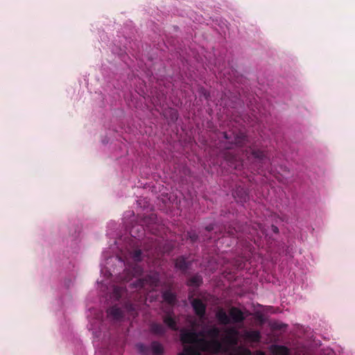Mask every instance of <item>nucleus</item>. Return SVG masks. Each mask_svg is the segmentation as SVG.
I'll use <instances>...</instances> for the list:
<instances>
[{"label":"nucleus","instance_id":"a211bd4d","mask_svg":"<svg viewBox=\"0 0 355 355\" xmlns=\"http://www.w3.org/2000/svg\"><path fill=\"white\" fill-rule=\"evenodd\" d=\"M273 231L277 232V227H273Z\"/></svg>","mask_w":355,"mask_h":355},{"label":"nucleus","instance_id":"f3484780","mask_svg":"<svg viewBox=\"0 0 355 355\" xmlns=\"http://www.w3.org/2000/svg\"><path fill=\"white\" fill-rule=\"evenodd\" d=\"M138 348L141 351L142 350V347H143V345H137Z\"/></svg>","mask_w":355,"mask_h":355},{"label":"nucleus","instance_id":"f8f14e48","mask_svg":"<svg viewBox=\"0 0 355 355\" xmlns=\"http://www.w3.org/2000/svg\"><path fill=\"white\" fill-rule=\"evenodd\" d=\"M152 330L156 334H162L164 332V328L160 324H154L152 327Z\"/></svg>","mask_w":355,"mask_h":355},{"label":"nucleus","instance_id":"6ab92c4d","mask_svg":"<svg viewBox=\"0 0 355 355\" xmlns=\"http://www.w3.org/2000/svg\"><path fill=\"white\" fill-rule=\"evenodd\" d=\"M175 266H176L177 267L180 268H182L181 266H178V263H175Z\"/></svg>","mask_w":355,"mask_h":355},{"label":"nucleus","instance_id":"1a4fd4ad","mask_svg":"<svg viewBox=\"0 0 355 355\" xmlns=\"http://www.w3.org/2000/svg\"><path fill=\"white\" fill-rule=\"evenodd\" d=\"M108 314L114 319H119L121 317L122 312L119 308L112 307L108 311Z\"/></svg>","mask_w":355,"mask_h":355},{"label":"nucleus","instance_id":"7ed1b4c3","mask_svg":"<svg viewBox=\"0 0 355 355\" xmlns=\"http://www.w3.org/2000/svg\"><path fill=\"white\" fill-rule=\"evenodd\" d=\"M230 315L234 322H241L244 319L243 312L237 308H232L230 310Z\"/></svg>","mask_w":355,"mask_h":355},{"label":"nucleus","instance_id":"dca6fc26","mask_svg":"<svg viewBox=\"0 0 355 355\" xmlns=\"http://www.w3.org/2000/svg\"><path fill=\"white\" fill-rule=\"evenodd\" d=\"M254 355H266V354L263 352L259 351V352H257L256 353H254Z\"/></svg>","mask_w":355,"mask_h":355},{"label":"nucleus","instance_id":"9b49d317","mask_svg":"<svg viewBox=\"0 0 355 355\" xmlns=\"http://www.w3.org/2000/svg\"><path fill=\"white\" fill-rule=\"evenodd\" d=\"M229 355H251V352L249 349L246 348L239 347L236 353L234 354H230Z\"/></svg>","mask_w":355,"mask_h":355},{"label":"nucleus","instance_id":"39448f33","mask_svg":"<svg viewBox=\"0 0 355 355\" xmlns=\"http://www.w3.org/2000/svg\"><path fill=\"white\" fill-rule=\"evenodd\" d=\"M216 316L220 324H227L230 322L229 316L223 309L218 310L216 314Z\"/></svg>","mask_w":355,"mask_h":355},{"label":"nucleus","instance_id":"6e6552de","mask_svg":"<svg viewBox=\"0 0 355 355\" xmlns=\"http://www.w3.org/2000/svg\"><path fill=\"white\" fill-rule=\"evenodd\" d=\"M164 300L169 304H172L175 302V295L170 291H166L163 293Z\"/></svg>","mask_w":355,"mask_h":355},{"label":"nucleus","instance_id":"4468645a","mask_svg":"<svg viewBox=\"0 0 355 355\" xmlns=\"http://www.w3.org/2000/svg\"><path fill=\"white\" fill-rule=\"evenodd\" d=\"M141 251L140 250H137L135 252V253L133 254V259L135 260V261H139L140 260V257H141Z\"/></svg>","mask_w":355,"mask_h":355},{"label":"nucleus","instance_id":"f257e3e1","mask_svg":"<svg viewBox=\"0 0 355 355\" xmlns=\"http://www.w3.org/2000/svg\"><path fill=\"white\" fill-rule=\"evenodd\" d=\"M225 336L223 342L218 340L220 330L216 327L210 329H204L200 333V336H208L211 338L210 341L204 338H199L198 335L193 331L182 330L180 334L181 341L184 344H190L185 345L183 351L179 355H201L202 352L210 354H218L226 352L230 347L235 346L238 343V331L234 328L225 329Z\"/></svg>","mask_w":355,"mask_h":355},{"label":"nucleus","instance_id":"0eeeda50","mask_svg":"<svg viewBox=\"0 0 355 355\" xmlns=\"http://www.w3.org/2000/svg\"><path fill=\"white\" fill-rule=\"evenodd\" d=\"M151 349L154 355H162L163 353V347L158 343H153Z\"/></svg>","mask_w":355,"mask_h":355},{"label":"nucleus","instance_id":"20e7f679","mask_svg":"<svg viewBox=\"0 0 355 355\" xmlns=\"http://www.w3.org/2000/svg\"><path fill=\"white\" fill-rule=\"evenodd\" d=\"M271 352L276 355H289L287 347L281 345H273L270 347Z\"/></svg>","mask_w":355,"mask_h":355},{"label":"nucleus","instance_id":"2eb2a0df","mask_svg":"<svg viewBox=\"0 0 355 355\" xmlns=\"http://www.w3.org/2000/svg\"><path fill=\"white\" fill-rule=\"evenodd\" d=\"M200 282V279L198 277L194 278L193 283L195 284H198Z\"/></svg>","mask_w":355,"mask_h":355},{"label":"nucleus","instance_id":"ddd939ff","mask_svg":"<svg viewBox=\"0 0 355 355\" xmlns=\"http://www.w3.org/2000/svg\"><path fill=\"white\" fill-rule=\"evenodd\" d=\"M251 154L252 157L256 159H261L263 156L262 152L260 151H252Z\"/></svg>","mask_w":355,"mask_h":355},{"label":"nucleus","instance_id":"f03ea898","mask_svg":"<svg viewBox=\"0 0 355 355\" xmlns=\"http://www.w3.org/2000/svg\"><path fill=\"white\" fill-rule=\"evenodd\" d=\"M192 306L200 319L202 320L205 312V305L200 300L196 299L192 302Z\"/></svg>","mask_w":355,"mask_h":355},{"label":"nucleus","instance_id":"423d86ee","mask_svg":"<svg viewBox=\"0 0 355 355\" xmlns=\"http://www.w3.org/2000/svg\"><path fill=\"white\" fill-rule=\"evenodd\" d=\"M246 338L253 342H257L260 338V334L257 331H250L245 333Z\"/></svg>","mask_w":355,"mask_h":355},{"label":"nucleus","instance_id":"9d476101","mask_svg":"<svg viewBox=\"0 0 355 355\" xmlns=\"http://www.w3.org/2000/svg\"><path fill=\"white\" fill-rule=\"evenodd\" d=\"M164 323L168 326L170 328L173 329H176L177 327H176V324H175V321L174 320V319L172 318L171 315H166L165 318H164Z\"/></svg>","mask_w":355,"mask_h":355}]
</instances>
